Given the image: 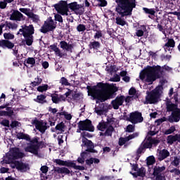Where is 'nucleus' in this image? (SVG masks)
<instances>
[{"instance_id":"5fc2aeb1","label":"nucleus","mask_w":180,"mask_h":180,"mask_svg":"<svg viewBox=\"0 0 180 180\" xmlns=\"http://www.w3.org/2000/svg\"><path fill=\"white\" fill-rule=\"evenodd\" d=\"M94 112L99 116H102L105 110H103V108H101V107H95Z\"/></svg>"},{"instance_id":"a878e982","label":"nucleus","mask_w":180,"mask_h":180,"mask_svg":"<svg viewBox=\"0 0 180 180\" xmlns=\"http://www.w3.org/2000/svg\"><path fill=\"white\" fill-rule=\"evenodd\" d=\"M47 96L46 94H40L37 96L36 98L34 99V101L37 103H39L40 105H44V103H48L47 100H46Z\"/></svg>"},{"instance_id":"5701e85b","label":"nucleus","mask_w":180,"mask_h":180,"mask_svg":"<svg viewBox=\"0 0 180 180\" xmlns=\"http://www.w3.org/2000/svg\"><path fill=\"white\" fill-rule=\"evenodd\" d=\"M115 131V127L113 126L110 125L105 129V131L100 132V136L101 137H112L113 132Z\"/></svg>"},{"instance_id":"4d7b16f0","label":"nucleus","mask_w":180,"mask_h":180,"mask_svg":"<svg viewBox=\"0 0 180 180\" xmlns=\"http://www.w3.org/2000/svg\"><path fill=\"white\" fill-rule=\"evenodd\" d=\"M135 127H136V126L133 125V124L127 125V129H126L127 133H133V131H134V130H135Z\"/></svg>"},{"instance_id":"f03ea898","label":"nucleus","mask_w":180,"mask_h":180,"mask_svg":"<svg viewBox=\"0 0 180 180\" xmlns=\"http://www.w3.org/2000/svg\"><path fill=\"white\" fill-rule=\"evenodd\" d=\"M117 4L115 7L117 17L115 18V23L120 26H125L127 23L123 18L131 16L133 9L136 8V0H116Z\"/></svg>"},{"instance_id":"c03bdc74","label":"nucleus","mask_w":180,"mask_h":180,"mask_svg":"<svg viewBox=\"0 0 180 180\" xmlns=\"http://www.w3.org/2000/svg\"><path fill=\"white\" fill-rule=\"evenodd\" d=\"M49 89V84H43L42 86H39L37 89L38 92H46Z\"/></svg>"},{"instance_id":"8fccbe9b","label":"nucleus","mask_w":180,"mask_h":180,"mask_svg":"<svg viewBox=\"0 0 180 180\" xmlns=\"http://www.w3.org/2000/svg\"><path fill=\"white\" fill-rule=\"evenodd\" d=\"M4 40H13L15 39V35L13 34H11V32L8 33H4Z\"/></svg>"},{"instance_id":"e433bc0d","label":"nucleus","mask_w":180,"mask_h":180,"mask_svg":"<svg viewBox=\"0 0 180 180\" xmlns=\"http://www.w3.org/2000/svg\"><path fill=\"white\" fill-rule=\"evenodd\" d=\"M105 71H107V72H109L110 75H112L113 74V72H117V70H116V65H110L109 66H106L105 68Z\"/></svg>"},{"instance_id":"de8ad7c7","label":"nucleus","mask_w":180,"mask_h":180,"mask_svg":"<svg viewBox=\"0 0 180 180\" xmlns=\"http://www.w3.org/2000/svg\"><path fill=\"white\" fill-rule=\"evenodd\" d=\"M6 26L8 29H18V24L6 21Z\"/></svg>"},{"instance_id":"473e14b6","label":"nucleus","mask_w":180,"mask_h":180,"mask_svg":"<svg viewBox=\"0 0 180 180\" xmlns=\"http://www.w3.org/2000/svg\"><path fill=\"white\" fill-rule=\"evenodd\" d=\"M97 129L100 131H105V130L108 129V122L105 121L99 122L98 124L97 125Z\"/></svg>"},{"instance_id":"423d86ee","label":"nucleus","mask_w":180,"mask_h":180,"mask_svg":"<svg viewBox=\"0 0 180 180\" xmlns=\"http://www.w3.org/2000/svg\"><path fill=\"white\" fill-rule=\"evenodd\" d=\"M39 140H40V138L38 136L32 138L30 143H27V146L24 148V151L34 154V155H39L40 148H44V142L43 141H39Z\"/></svg>"},{"instance_id":"ea45409f","label":"nucleus","mask_w":180,"mask_h":180,"mask_svg":"<svg viewBox=\"0 0 180 180\" xmlns=\"http://www.w3.org/2000/svg\"><path fill=\"white\" fill-rule=\"evenodd\" d=\"M51 98L53 103H60V98L58 97V94H51Z\"/></svg>"},{"instance_id":"79ce46f5","label":"nucleus","mask_w":180,"mask_h":180,"mask_svg":"<svg viewBox=\"0 0 180 180\" xmlns=\"http://www.w3.org/2000/svg\"><path fill=\"white\" fill-rule=\"evenodd\" d=\"M94 31L96 32V33L94 35V39H95V40L99 39H101V37H103V34H102L101 30H94Z\"/></svg>"},{"instance_id":"393cba45","label":"nucleus","mask_w":180,"mask_h":180,"mask_svg":"<svg viewBox=\"0 0 180 180\" xmlns=\"http://www.w3.org/2000/svg\"><path fill=\"white\" fill-rule=\"evenodd\" d=\"M0 47H6L7 49H12L15 47V44L9 40H0Z\"/></svg>"},{"instance_id":"9b49d317","label":"nucleus","mask_w":180,"mask_h":180,"mask_svg":"<svg viewBox=\"0 0 180 180\" xmlns=\"http://www.w3.org/2000/svg\"><path fill=\"white\" fill-rule=\"evenodd\" d=\"M127 122H130L132 124H137L144 122L143 114L139 111H134L129 114V118H127Z\"/></svg>"},{"instance_id":"a211bd4d","label":"nucleus","mask_w":180,"mask_h":180,"mask_svg":"<svg viewBox=\"0 0 180 180\" xmlns=\"http://www.w3.org/2000/svg\"><path fill=\"white\" fill-rule=\"evenodd\" d=\"M145 144H146V147L148 148H153V147H157L158 144H160V140L149 136L147 138V141L145 142Z\"/></svg>"},{"instance_id":"bb28decb","label":"nucleus","mask_w":180,"mask_h":180,"mask_svg":"<svg viewBox=\"0 0 180 180\" xmlns=\"http://www.w3.org/2000/svg\"><path fill=\"white\" fill-rule=\"evenodd\" d=\"M171 47L172 49L175 47V40H174V39H168L167 42L164 45L163 49L165 51H169Z\"/></svg>"},{"instance_id":"a18cd8bd","label":"nucleus","mask_w":180,"mask_h":180,"mask_svg":"<svg viewBox=\"0 0 180 180\" xmlns=\"http://www.w3.org/2000/svg\"><path fill=\"white\" fill-rule=\"evenodd\" d=\"M64 129H65V124L63 122L58 124L55 127V130H58L59 131H64Z\"/></svg>"},{"instance_id":"052dcab7","label":"nucleus","mask_w":180,"mask_h":180,"mask_svg":"<svg viewBox=\"0 0 180 180\" xmlns=\"http://www.w3.org/2000/svg\"><path fill=\"white\" fill-rule=\"evenodd\" d=\"M77 32H84L86 30V27L84 24H79L77 27Z\"/></svg>"},{"instance_id":"4c0bfd02","label":"nucleus","mask_w":180,"mask_h":180,"mask_svg":"<svg viewBox=\"0 0 180 180\" xmlns=\"http://www.w3.org/2000/svg\"><path fill=\"white\" fill-rule=\"evenodd\" d=\"M28 18L30 19H32V22H34V23H39V16L36 14H34L33 12H31L30 13V15L28 16Z\"/></svg>"},{"instance_id":"680f3d73","label":"nucleus","mask_w":180,"mask_h":180,"mask_svg":"<svg viewBox=\"0 0 180 180\" xmlns=\"http://www.w3.org/2000/svg\"><path fill=\"white\" fill-rule=\"evenodd\" d=\"M20 12H22V13H25L27 16L29 17L32 11H30V9L22 8L19 9Z\"/></svg>"},{"instance_id":"0e129e2a","label":"nucleus","mask_w":180,"mask_h":180,"mask_svg":"<svg viewBox=\"0 0 180 180\" xmlns=\"http://www.w3.org/2000/svg\"><path fill=\"white\" fill-rule=\"evenodd\" d=\"M0 124H1V126H4V127H10L9 120H3L1 122H0Z\"/></svg>"},{"instance_id":"f704fd0d","label":"nucleus","mask_w":180,"mask_h":180,"mask_svg":"<svg viewBox=\"0 0 180 180\" xmlns=\"http://www.w3.org/2000/svg\"><path fill=\"white\" fill-rule=\"evenodd\" d=\"M80 155L81 158H77V162H79V164H84L85 162V158H86V155H88V153H86V151H84L80 154Z\"/></svg>"},{"instance_id":"7c9ffc66","label":"nucleus","mask_w":180,"mask_h":180,"mask_svg":"<svg viewBox=\"0 0 180 180\" xmlns=\"http://www.w3.org/2000/svg\"><path fill=\"white\" fill-rule=\"evenodd\" d=\"M17 139H18V140H26L27 141H30V143L32 141L30 136L26 134H23V132L17 134Z\"/></svg>"},{"instance_id":"9d476101","label":"nucleus","mask_w":180,"mask_h":180,"mask_svg":"<svg viewBox=\"0 0 180 180\" xmlns=\"http://www.w3.org/2000/svg\"><path fill=\"white\" fill-rule=\"evenodd\" d=\"M78 129H80L82 131H95V127L92 124V121L89 119L84 120H80L77 123Z\"/></svg>"},{"instance_id":"09e8293b","label":"nucleus","mask_w":180,"mask_h":180,"mask_svg":"<svg viewBox=\"0 0 180 180\" xmlns=\"http://www.w3.org/2000/svg\"><path fill=\"white\" fill-rule=\"evenodd\" d=\"M174 131H176V127H175V126H172L169 127V129L165 131V134H172V133H174Z\"/></svg>"},{"instance_id":"0eeeda50","label":"nucleus","mask_w":180,"mask_h":180,"mask_svg":"<svg viewBox=\"0 0 180 180\" xmlns=\"http://www.w3.org/2000/svg\"><path fill=\"white\" fill-rule=\"evenodd\" d=\"M25 157H26V155L20 151V148L14 147L11 148L9 152L6 154L4 162L6 164H13L16 160H22Z\"/></svg>"},{"instance_id":"f257e3e1","label":"nucleus","mask_w":180,"mask_h":180,"mask_svg":"<svg viewBox=\"0 0 180 180\" xmlns=\"http://www.w3.org/2000/svg\"><path fill=\"white\" fill-rule=\"evenodd\" d=\"M87 89L90 96L101 103L105 102L108 99H113L116 96V92L119 91L115 84L103 82H98L93 86H87Z\"/></svg>"},{"instance_id":"69168bd1","label":"nucleus","mask_w":180,"mask_h":180,"mask_svg":"<svg viewBox=\"0 0 180 180\" xmlns=\"http://www.w3.org/2000/svg\"><path fill=\"white\" fill-rule=\"evenodd\" d=\"M72 96L74 101H79L81 99V93H75Z\"/></svg>"},{"instance_id":"c756f323","label":"nucleus","mask_w":180,"mask_h":180,"mask_svg":"<svg viewBox=\"0 0 180 180\" xmlns=\"http://www.w3.org/2000/svg\"><path fill=\"white\" fill-rule=\"evenodd\" d=\"M55 172L57 174H65V175H69L72 171H70L67 167H54Z\"/></svg>"},{"instance_id":"dca6fc26","label":"nucleus","mask_w":180,"mask_h":180,"mask_svg":"<svg viewBox=\"0 0 180 180\" xmlns=\"http://www.w3.org/2000/svg\"><path fill=\"white\" fill-rule=\"evenodd\" d=\"M25 19L26 17H25V15L18 10H13V13L10 15V20L21 22V20H25Z\"/></svg>"},{"instance_id":"6e6552de","label":"nucleus","mask_w":180,"mask_h":180,"mask_svg":"<svg viewBox=\"0 0 180 180\" xmlns=\"http://www.w3.org/2000/svg\"><path fill=\"white\" fill-rule=\"evenodd\" d=\"M161 89H162V87L159 86L156 87L155 90L147 91L146 101L143 103L144 105H153L157 103L161 96Z\"/></svg>"},{"instance_id":"1a4fd4ad","label":"nucleus","mask_w":180,"mask_h":180,"mask_svg":"<svg viewBox=\"0 0 180 180\" xmlns=\"http://www.w3.org/2000/svg\"><path fill=\"white\" fill-rule=\"evenodd\" d=\"M56 27V25L54 24V20L53 18H51V17H49L46 21H44L39 30L41 33L46 34V33H49V32H53Z\"/></svg>"},{"instance_id":"7ed1b4c3","label":"nucleus","mask_w":180,"mask_h":180,"mask_svg":"<svg viewBox=\"0 0 180 180\" xmlns=\"http://www.w3.org/2000/svg\"><path fill=\"white\" fill-rule=\"evenodd\" d=\"M165 105L167 112H172L171 115L168 117V122L169 123H178L180 120V108H178V105L174 104L171 100H167Z\"/></svg>"},{"instance_id":"4468645a","label":"nucleus","mask_w":180,"mask_h":180,"mask_svg":"<svg viewBox=\"0 0 180 180\" xmlns=\"http://www.w3.org/2000/svg\"><path fill=\"white\" fill-rule=\"evenodd\" d=\"M13 164L14 165L15 168H16V169L20 172H27V171H30V166L29 165V163L15 160Z\"/></svg>"},{"instance_id":"a19ab883","label":"nucleus","mask_w":180,"mask_h":180,"mask_svg":"<svg viewBox=\"0 0 180 180\" xmlns=\"http://www.w3.org/2000/svg\"><path fill=\"white\" fill-rule=\"evenodd\" d=\"M167 143L170 146H172L174 143H176L175 141V136L174 135H169L167 138Z\"/></svg>"},{"instance_id":"6ab92c4d","label":"nucleus","mask_w":180,"mask_h":180,"mask_svg":"<svg viewBox=\"0 0 180 180\" xmlns=\"http://www.w3.org/2000/svg\"><path fill=\"white\" fill-rule=\"evenodd\" d=\"M165 169H167V167H165V166H155L153 172V176H159V175H165V173L164 172Z\"/></svg>"},{"instance_id":"13d9d810","label":"nucleus","mask_w":180,"mask_h":180,"mask_svg":"<svg viewBox=\"0 0 180 180\" xmlns=\"http://www.w3.org/2000/svg\"><path fill=\"white\" fill-rule=\"evenodd\" d=\"M81 137L82 140H86V137H89V139H90V137H92V135L89 132L83 131L81 133Z\"/></svg>"},{"instance_id":"603ef678","label":"nucleus","mask_w":180,"mask_h":180,"mask_svg":"<svg viewBox=\"0 0 180 180\" xmlns=\"http://www.w3.org/2000/svg\"><path fill=\"white\" fill-rule=\"evenodd\" d=\"M180 163V159L177 156H175L174 158V160L171 162V165H173L174 167H178Z\"/></svg>"},{"instance_id":"3c124183","label":"nucleus","mask_w":180,"mask_h":180,"mask_svg":"<svg viewBox=\"0 0 180 180\" xmlns=\"http://www.w3.org/2000/svg\"><path fill=\"white\" fill-rule=\"evenodd\" d=\"M154 164H155V158L153 155L149 156L147 159V165H153Z\"/></svg>"},{"instance_id":"864d4df0","label":"nucleus","mask_w":180,"mask_h":180,"mask_svg":"<svg viewBox=\"0 0 180 180\" xmlns=\"http://www.w3.org/2000/svg\"><path fill=\"white\" fill-rule=\"evenodd\" d=\"M65 167H68V168H75V163L71 160H65Z\"/></svg>"},{"instance_id":"49530a36","label":"nucleus","mask_w":180,"mask_h":180,"mask_svg":"<svg viewBox=\"0 0 180 180\" xmlns=\"http://www.w3.org/2000/svg\"><path fill=\"white\" fill-rule=\"evenodd\" d=\"M136 172L138 173L139 176H141V178H144L146 176V170L144 167L138 169Z\"/></svg>"},{"instance_id":"58836bf2","label":"nucleus","mask_w":180,"mask_h":180,"mask_svg":"<svg viewBox=\"0 0 180 180\" xmlns=\"http://www.w3.org/2000/svg\"><path fill=\"white\" fill-rule=\"evenodd\" d=\"M14 113L15 112L13 111L1 110L0 111V116H8L12 119V116H13Z\"/></svg>"},{"instance_id":"c9c22d12","label":"nucleus","mask_w":180,"mask_h":180,"mask_svg":"<svg viewBox=\"0 0 180 180\" xmlns=\"http://www.w3.org/2000/svg\"><path fill=\"white\" fill-rule=\"evenodd\" d=\"M146 148H147V145L146 144V142H143L140 146L139 147V148L136 150V154H139L141 155V154L142 153H144V150H146Z\"/></svg>"},{"instance_id":"20e7f679","label":"nucleus","mask_w":180,"mask_h":180,"mask_svg":"<svg viewBox=\"0 0 180 180\" xmlns=\"http://www.w3.org/2000/svg\"><path fill=\"white\" fill-rule=\"evenodd\" d=\"M161 75H162V69L160 65L148 66L145 82L151 84L154 81L161 78Z\"/></svg>"},{"instance_id":"f8f14e48","label":"nucleus","mask_w":180,"mask_h":180,"mask_svg":"<svg viewBox=\"0 0 180 180\" xmlns=\"http://www.w3.org/2000/svg\"><path fill=\"white\" fill-rule=\"evenodd\" d=\"M32 124H34L35 129L39 130L41 134H44L46 133V130H47V129H50V125H47V122L46 121H39L37 117L32 120Z\"/></svg>"},{"instance_id":"72a5a7b5","label":"nucleus","mask_w":180,"mask_h":180,"mask_svg":"<svg viewBox=\"0 0 180 180\" xmlns=\"http://www.w3.org/2000/svg\"><path fill=\"white\" fill-rule=\"evenodd\" d=\"M42 82L43 79L37 76V78L34 79V81L31 82V85L33 88H34V86H39V85H40V84H41Z\"/></svg>"},{"instance_id":"2eb2a0df","label":"nucleus","mask_w":180,"mask_h":180,"mask_svg":"<svg viewBox=\"0 0 180 180\" xmlns=\"http://www.w3.org/2000/svg\"><path fill=\"white\" fill-rule=\"evenodd\" d=\"M83 146L84 147H87V148L84 150L86 153H95L96 154H98V150H95V145L92 142V141L89 140L88 139H82Z\"/></svg>"},{"instance_id":"39448f33","label":"nucleus","mask_w":180,"mask_h":180,"mask_svg":"<svg viewBox=\"0 0 180 180\" xmlns=\"http://www.w3.org/2000/svg\"><path fill=\"white\" fill-rule=\"evenodd\" d=\"M34 33V26L33 25H30L27 26V25H23L21 26V29L17 32V35L23 36L25 39V43L27 46H32L33 44V34Z\"/></svg>"},{"instance_id":"f3484780","label":"nucleus","mask_w":180,"mask_h":180,"mask_svg":"<svg viewBox=\"0 0 180 180\" xmlns=\"http://www.w3.org/2000/svg\"><path fill=\"white\" fill-rule=\"evenodd\" d=\"M124 102V96H117L116 98L112 101L111 104L112 105L113 109L117 110L119 106H122Z\"/></svg>"},{"instance_id":"37998d69","label":"nucleus","mask_w":180,"mask_h":180,"mask_svg":"<svg viewBox=\"0 0 180 180\" xmlns=\"http://www.w3.org/2000/svg\"><path fill=\"white\" fill-rule=\"evenodd\" d=\"M139 78L141 81H146V79L147 78V68L140 72Z\"/></svg>"},{"instance_id":"6e6d98bb","label":"nucleus","mask_w":180,"mask_h":180,"mask_svg":"<svg viewBox=\"0 0 180 180\" xmlns=\"http://www.w3.org/2000/svg\"><path fill=\"white\" fill-rule=\"evenodd\" d=\"M60 83L62 85H65V86H69L70 85H71V84L68 82V79H67V78L65 77H61L60 80Z\"/></svg>"},{"instance_id":"774afa93","label":"nucleus","mask_w":180,"mask_h":180,"mask_svg":"<svg viewBox=\"0 0 180 180\" xmlns=\"http://www.w3.org/2000/svg\"><path fill=\"white\" fill-rule=\"evenodd\" d=\"M40 170L41 171L42 174H47V172H49V167L44 165L41 167Z\"/></svg>"},{"instance_id":"e2e57ef3","label":"nucleus","mask_w":180,"mask_h":180,"mask_svg":"<svg viewBox=\"0 0 180 180\" xmlns=\"http://www.w3.org/2000/svg\"><path fill=\"white\" fill-rule=\"evenodd\" d=\"M27 64H30L32 67L34 66V64H36V60L34 58H27Z\"/></svg>"},{"instance_id":"ddd939ff","label":"nucleus","mask_w":180,"mask_h":180,"mask_svg":"<svg viewBox=\"0 0 180 180\" xmlns=\"http://www.w3.org/2000/svg\"><path fill=\"white\" fill-rule=\"evenodd\" d=\"M56 11L62 16H68V4L66 1H60L58 4L54 5Z\"/></svg>"},{"instance_id":"aec40b11","label":"nucleus","mask_w":180,"mask_h":180,"mask_svg":"<svg viewBox=\"0 0 180 180\" xmlns=\"http://www.w3.org/2000/svg\"><path fill=\"white\" fill-rule=\"evenodd\" d=\"M169 155V151H168L167 149H162L160 150L157 154L158 161H163V160H165V158H168Z\"/></svg>"},{"instance_id":"4be33fe9","label":"nucleus","mask_w":180,"mask_h":180,"mask_svg":"<svg viewBox=\"0 0 180 180\" xmlns=\"http://www.w3.org/2000/svg\"><path fill=\"white\" fill-rule=\"evenodd\" d=\"M49 49L52 50V51H54L56 56L58 57H60V58H63L64 56H67V53H61V50L58 47H57V44H53L52 45H50Z\"/></svg>"},{"instance_id":"338daca9","label":"nucleus","mask_w":180,"mask_h":180,"mask_svg":"<svg viewBox=\"0 0 180 180\" xmlns=\"http://www.w3.org/2000/svg\"><path fill=\"white\" fill-rule=\"evenodd\" d=\"M55 20H56L57 22H59L60 23H63V16H61V15L60 14H56L55 15Z\"/></svg>"},{"instance_id":"c85d7f7f","label":"nucleus","mask_w":180,"mask_h":180,"mask_svg":"<svg viewBox=\"0 0 180 180\" xmlns=\"http://www.w3.org/2000/svg\"><path fill=\"white\" fill-rule=\"evenodd\" d=\"M101 47V42L98 41L94 40L93 41H90L89 44V48L90 50H95L96 51H98Z\"/></svg>"},{"instance_id":"cd10ccee","label":"nucleus","mask_w":180,"mask_h":180,"mask_svg":"<svg viewBox=\"0 0 180 180\" xmlns=\"http://www.w3.org/2000/svg\"><path fill=\"white\" fill-rule=\"evenodd\" d=\"M145 32H147V27L146 25H141L140 28L136 30L135 36L137 37H143Z\"/></svg>"},{"instance_id":"b1692460","label":"nucleus","mask_w":180,"mask_h":180,"mask_svg":"<svg viewBox=\"0 0 180 180\" xmlns=\"http://www.w3.org/2000/svg\"><path fill=\"white\" fill-rule=\"evenodd\" d=\"M68 9H71L73 12H77V11H79V9H82L84 8V5L78 4L77 1H74L68 4Z\"/></svg>"},{"instance_id":"2f4dec72","label":"nucleus","mask_w":180,"mask_h":180,"mask_svg":"<svg viewBox=\"0 0 180 180\" xmlns=\"http://www.w3.org/2000/svg\"><path fill=\"white\" fill-rule=\"evenodd\" d=\"M143 11L146 15H149L148 18H150V19H151V16H155V9L154 8H148L143 7Z\"/></svg>"},{"instance_id":"412c9836","label":"nucleus","mask_w":180,"mask_h":180,"mask_svg":"<svg viewBox=\"0 0 180 180\" xmlns=\"http://www.w3.org/2000/svg\"><path fill=\"white\" fill-rule=\"evenodd\" d=\"M60 49L63 50H66V51H70L72 53V49H74V44L67 43L65 41H61L60 42Z\"/></svg>"},{"instance_id":"bf43d9fd","label":"nucleus","mask_w":180,"mask_h":180,"mask_svg":"<svg viewBox=\"0 0 180 180\" xmlns=\"http://www.w3.org/2000/svg\"><path fill=\"white\" fill-rule=\"evenodd\" d=\"M53 162H56V164H57V165H60L62 167H65V160H63L60 159H55L53 160Z\"/></svg>"}]
</instances>
